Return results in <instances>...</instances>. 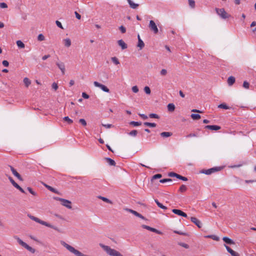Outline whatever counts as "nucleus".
I'll return each instance as SVG.
<instances>
[{
	"label": "nucleus",
	"instance_id": "obj_1",
	"mask_svg": "<svg viewBox=\"0 0 256 256\" xmlns=\"http://www.w3.org/2000/svg\"><path fill=\"white\" fill-rule=\"evenodd\" d=\"M28 216L32 220H34L36 222H38V223H39L42 225H44V226H48V228H52L58 232H60V229L57 228L56 226H55L49 223H48L47 222H44V221H43L40 219H39L38 218H36V217H35L33 216H32V215H30V214H28Z\"/></svg>",
	"mask_w": 256,
	"mask_h": 256
},
{
	"label": "nucleus",
	"instance_id": "obj_2",
	"mask_svg": "<svg viewBox=\"0 0 256 256\" xmlns=\"http://www.w3.org/2000/svg\"><path fill=\"white\" fill-rule=\"evenodd\" d=\"M14 238L17 240L18 242L22 246L26 248L30 252L34 254L35 252V250L32 247L29 246L25 242H23L20 238L18 236H15Z\"/></svg>",
	"mask_w": 256,
	"mask_h": 256
},
{
	"label": "nucleus",
	"instance_id": "obj_3",
	"mask_svg": "<svg viewBox=\"0 0 256 256\" xmlns=\"http://www.w3.org/2000/svg\"><path fill=\"white\" fill-rule=\"evenodd\" d=\"M215 10L216 14L223 19H226L230 16V15L228 14L224 8H216Z\"/></svg>",
	"mask_w": 256,
	"mask_h": 256
},
{
	"label": "nucleus",
	"instance_id": "obj_4",
	"mask_svg": "<svg viewBox=\"0 0 256 256\" xmlns=\"http://www.w3.org/2000/svg\"><path fill=\"white\" fill-rule=\"evenodd\" d=\"M220 170V167H214L208 170H202L201 172L207 175H209L216 172L219 171Z\"/></svg>",
	"mask_w": 256,
	"mask_h": 256
},
{
	"label": "nucleus",
	"instance_id": "obj_5",
	"mask_svg": "<svg viewBox=\"0 0 256 256\" xmlns=\"http://www.w3.org/2000/svg\"><path fill=\"white\" fill-rule=\"evenodd\" d=\"M148 26L150 30L152 31L154 34H158V30L154 21H153L152 20H150V24Z\"/></svg>",
	"mask_w": 256,
	"mask_h": 256
},
{
	"label": "nucleus",
	"instance_id": "obj_6",
	"mask_svg": "<svg viewBox=\"0 0 256 256\" xmlns=\"http://www.w3.org/2000/svg\"><path fill=\"white\" fill-rule=\"evenodd\" d=\"M8 180L14 188L22 192L25 193V191L24 189L22 188L16 182L11 176H8Z\"/></svg>",
	"mask_w": 256,
	"mask_h": 256
},
{
	"label": "nucleus",
	"instance_id": "obj_7",
	"mask_svg": "<svg viewBox=\"0 0 256 256\" xmlns=\"http://www.w3.org/2000/svg\"><path fill=\"white\" fill-rule=\"evenodd\" d=\"M61 204L68 208L71 209L72 208L71 206L72 202L68 200L62 198L61 202Z\"/></svg>",
	"mask_w": 256,
	"mask_h": 256
},
{
	"label": "nucleus",
	"instance_id": "obj_8",
	"mask_svg": "<svg viewBox=\"0 0 256 256\" xmlns=\"http://www.w3.org/2000/svg\"><path fill=\"white\" fill-rule=\"evenodd\" d=\"M100 246L108 254L112 256V249L108 246H105L102 244H100Z\"/></svg>",
	"mask_w": 256,
	"mask_h": 256
},
{
	"label": "nucleus",
	"instance_id": "obj_9",
	"mask_svg": "<svg viewBox=\"0 0 256 256\" xmlns=\"http://www.w3.org/2000/svg\"><path fill=\"white\" fill-rule=\"evenodd\" d=\"M142 227L144 228H145V229L148 230H150L151 232H156V234H162V232H161L158 230H156V229L154 228L150 227L149 226L143 224V225H142Z\"/></svg>",
	"mask_w": 256,
	"mask_h": 256
},
{
	"label": "nucleus",
	"instance_id": "obj_10",
	"mask_svg": "<svg viewBox=\"0 0 256 256\" xmlns=\"http://www.w3.org/2000/svg\"><path fill=\"white\" fill-rule=\"evenodd\" d=\"M172 212L174 214H178V216H184V218H186L187 217V214L185 212H183L182 211L180 210L172 209Z\"/></svg>",
	"mask_w": 256,
	"mask_h": 256
},
{
	"label": "nucleus",
	"instance_id": "obj_11",
	"mask_svg": "<svg viewBox=\"0 0 256 256\" xmlns=\"http://www.w3.org/2000/svg\"><path fill=\"white\" fill-rule=\"evenodd\" d=\"M206 129H208L212 130H218L221 128V127L216 125H207L204 127Z\"/></svg>",
	"mask_w": 256,
	"mask_h": 256
},
{
	"label": "nucleus",
	"instance_id": "obj_12",
	"mask_svg": "<svg viewBox=\"0 0 256 256\" xmlns=\"http://www.w3.org/2000/svg\"><path fill=\"white\" fill-rule=\"evenodd\" d=\"M191 221L194 222L198 228H200L202 226L201 222L195 217L190 218Z\"/></svg>",
	"mask_w": 256,
	"mask_h": 256
},
{
	"label": "nucleus",
	"instance_id": "obj_13",
	"mask_svg": "<svg viewBox=\"0 0 256 256\" xmlns=\"http://www.w3.org/2000/svg\"><path fill=\"white\" fill-rule=\"evenodd\" d=\"M224 246L226 247V250L232 256H240L239 254L233 250L232 248H230L228 246H226V244H224Z\"/></svg>",
	"mask_w": 256,
	"mask_h": 256
},
{
	"label": "nucleus",
	"instance_id": "obj_14",
	"mask_svg": "<svg viewBox=\"0 0 256 256\" xmlns=\"http://www.w3.org/2000/svg\"><path fill=\"white\" fill-rule=\"evenodd\" d=\"M56 64L58 66V67L60 70L62 74H65V66L64 63L62 62H56Z\"/></svg>",
	"mask_w": 256,
	"mask_h": 256
},
{
	"label": "nucleus",
	"instance_id": "obj_15",
	"mask_svg": "<svg viewBox=\"0 0 256 256\" xmlns=\"http://www.w3.org/2000/svg\"><path fill=\"white\" fill-rule=\"evenodd\" d=\"M118 44L122 48V50L126 49L128 47L127 44L124 42L122 40H120L118 41Z\"/></svg>",
	"mask_w": 256,
	"mask_h": 256
},
{
	"label": "nucleus",
	"instance_id": "obj_16",
	"mask_svg": "<svg viewBox=\"0 0 256 256\" xmlns=\"http://www.w3.org/2000/svg\"><path fill=\"white\" fill-rule=\"evenodd\" d=\"M63 42L64 46L67 48L70 47L72 44L71 40L69 38L64 39Z\"/></svg>",
	"mask_w": 256,
	"mask_h": 256
},
{
	"label": "nucleus",
	"instance_id": "obj_17",
	"mask_svg": "<svg viewBox=\"0 0 256 256\" xmlns=\"http://www.w3.org/2000/svg\"><path fill=\"white\" fill-rule=\"evenodd\" d=\"M222 240L227 244H234V242L232 240H231L230 238L228 237H226V236L222 238Z\"/></svg>",
	"mask_w": 256,
	"mask_h": 256
},
{
	"label": "nucleus",
	"instance_id": "obj_18",
	"mask_svg": "<svg viewBox=\"0 0 256 256\" xmlns=\"http://www.w3.org/2000/svg\"><path fill=\"white\" fill-rule=\"evenodd\" d=\"M44 186H45V187L46 188H47L49 190L51 191L52 192H54L55 194H60V192H58V190L53 188L52 187L46 184H44Z\"/></svg>",
	"mask_w": 256,
	"mask_h": 256
},
{
	"label": "nucleus",
	"instance_id": "obj_19",
	"mask_svg": "<svg viewBox=\"0 0 256 256\" xmlns=\"http://www.w3.org/2000/svg\"><path fill=\"white\" fill-rule=\"evenodd\" d=\"M235 82V78L232 76H230L228 79V83L229 86H232Z\"/></svg>",
	"mask_w": 256,
	"mask_h": 256
},
{
	"label": "nucleus",
	"instance_id": "obj_20",
	"mask_svg": "<svg viewBox=\"0 0 256 256\" xmlns=\"http://www.w3.org/2000/svg\"><path fill=\"white\" fill-rule=\"evenodd\" d=\"M128 4L130 6V7L132 8L135 9L138 8V4H135L131 0H127Z\"/></svg>",
	"mask_w": 256,
	"mask_h": 256
},
{
	"label": "nucleus",
	"instance_id": "obj_21",
	"mask_svg": "<svg viewBox=\"0 0 256 256\" xmlns=\"http://www.w3.org/2000/svg\"><path fill=\"white\" fill-rule=\"evenodd\" d=\"M172 134L171 132H162L160 134L161 136L163 138H168L172 136Z\"/></svg>",
	"mask_w": 256,
	"mask_h": 256
},
{
	"label": "nucleus",
	"instance_id": "obj_22",
	"mask_svg": "<svg viewBox=\"0 0 256 256\" xmlns=\"http://www.w3.org/2000/svg\"><path fill=\"white\" fill-rule=\"evenodd\" d=\"M98 198L102 200L103 201H104V202H106L107 203L112 204V202L109 199L107 198H106L99 196H98Z\"/></svg>",
	"mask_w": 256,
	"mask_h": 256
},
{
	"label": "nucleus",
	"instance_id": "obj_23",
	"mask_svg": "<svg viewBox=\"0 0 256 256\" xmlns=\"http://www.w3.org/2000/svg\"><path fill=\"white\" fill-rule=\"evenodd\" d=\"M23 81L26 86L27 88L31 84V81L28 78H24Z\"/></svg>",
	"mask_w": 256,
	"mask_h": 256
},
{
	"label": "nucleus",
	"instance_id": "obj_24",
	"mask_svg": "<svg viewBox=\"0 0 256 256\" xmlns=\"http://www.w3.org/2000/svg\"><path fill=\"white\" fill-rule=\"evenodd\" d=\"M168 110L170 112H174L175 109V106L173 104H169L168 105Z\"/></svg>",
	"mask_w": 256,
	"mask_h": 256
},
{
	"label": "nucleus",
	"instance_id": "obj_25",
	"mask_svg": "<svg viewBox=\"0 0 256 256\" xmlns=\"http://www.w3.org/2000/svg\"><path fill=\"white\" fill-rule=\"evenodd\" d=\"M144 46V42L141 40L140 38H139V40H138V46L140 48L141 50L142 49Z\"/></svg>",
	"mask_w": 256,
	"mask_h": 256
},
{
	"label": "nucleus",
	"instance_id": "obj_26",
	"mask_svg": "<svg viewBox=\"0 0 256 256\" xmlns=\"http://www.w3.org/2000/svg\"><path fill=\"white\" fill-rule=\"evenodd\" d=\"M154 202H156V204L158 205V206L159 208H160L162 209H164V210L167 209V208L166 206L162 205V204L161 203H160L158 200H155Z\"/></svg>",
	"mask_w": 256,
	"mask_h": 256
},
{
	"label": "nucleus",
	"instance_id": "obj_27",
	"mask_svg": "<svg viewBox=\"0 0 256 256\" xmlns=\"http://www.w3.org/2000/svg\"><path fill=\"white\" fill-rule=\"evenodd\" d=\"M191 118L194 120H198L200 118V116L199 114H191Z\"/></svg>",
	"mask_w": 256,
	"mask_h": 256
},
{
	"label": "nucleus",
	"instance_id": "obj_28",
	"mask_svg": "<svg viewBox=\"0 0 256 256\" xmlns=\"http://www.w3.org/2000/svg\"><path fill=\"white\" fill-rule=\"evenodd\" d=\"M144 124L146 126H150L152 128H154L156 126V124L155 123H151L148 122H145L144 123Z\"/></svg>",
	"mask_w": 256,
	"mask_h": 256
},
{
	"label": "nucleus",
	"instance_id": "obj_29",
	"mask_svg": "<svg viewBox=\"0 0 256 256\" xmlns=\"http://www.w3.org/2000/svg\"><path fill=\"white\" fill-rule=\"evenodd\" d=\"M10 170L12 173V174L16 177L19 174L17 172L16 169L14 168L12 166H10Z\"/></svg>",
	"mask_w": 256,
	"mask_h": 256
},
{
	"label": "nucleus",
	"instance_id": "obj_30",
	"mask_svg": "<svg viewBox=\"0 0 256 256\" xmlns=\"http://www.w3.org/2000/svg\"><path fill=\"white\" fill-rule=\"evenodd\" d=\"M130 125H132L134 126H140L142 124V122H138L132 121L130 122Z\"/></svg>",
	"mask_w": 256,
	"mask_h": 256
},
{
	"label": "nucleus",
	"instance_id": "obj_31",
	"mask_svg": "<svg viewBox=\"0 0 256 256\" xmlns=\"http://www.w3.org/2000/svg\"><path fill=\"white\" fill-rule=\"evenodd\" d=\"M16 44L20 48H24V44L20 40L16 41Z\"/></svg>",
	"mask_w": 256,
	"mask_h": 256
},
{
	"label": "nucleus",
	"instance_id": "obj_32",
	"mask_svg": "<svg viewBox=\"0 0 256 256\" xmlns=\"http://www.w3.org/2000/svg\"><path fill=\"white\" fill-rule=\"evenodd\" d=\"M218 108H224L225 110L229 109V107L224 103L221 104L218 106Z\"/></svg>",
	"mask_w": 256,
	"mask_h": 256
},
{
	"label": "nucleus",
	"instance_id": "obj_33",
	"mask_svg": "<svg viewBox=\"0 0 256 256\" xmlns=\"http://www.w3.org/2000/svg\"><path fill=\"white\" fill-rule=\"evenodd\" d=\"M186 190H187L186 186L185 185L182 184L180 188L179 191L180 192H185Z\"/></svg>",
	"mask_w": 256,
	"mask_h": 256
},
{
	"label": "nucleus",
	"instance_id": "obj_34",
	"mask_svg": "<svg viewBox=\"0 0 256 256\" xmlns=\"http://www.w3.org/2000/svg\"><path fill=\"white\" fill-rule=\"evenodd\" d=\"M198 133L192 132L186 136V138L198 137Z\"/></svg>",
	"mask_w": 256,
	"mask_h": 256
},
{
	"label": "nucleus",
	"instance_id": "obj_35",
	"mask_svg": "<svg viewBox=\"0 0 256 256\" xmlns=\"http://www.w3.org/2000/svg\"><path fill=\"white\" fill-rule=\"evenodd\" d=\"M64 120L68 124H72L73 122L72 120L69 118L68 116H65L63 118Z\"/></svg>",
	"mask_w": 256,
	"mask_h": 256
},
{
	"label": "nucleus",
	"instance_id": "obj_36",
	"mask_svg": "<svg viewBox=\"0 0 256 256\" xmlns=\"http://www.w3.org/2000/svg\"><path fill=\"white\" fill-rule=\"evenodd\" d=\"M189 6L192 8H194L195 7V2L194 0H188Z\"/></svg>",
	"mask_w": 256,
	"mask_h": 256
},
{
	"label": "nucleus",
	"instance_id": "obj_37",
	"mask_svg": "<svg viewBox=\"0 0 256 256\" xmlns=\"http://www.w3.org/2000/svg\"><path fill=\"white\" fill-rule=\"evenodd\" d=\"M162 177V175L161 174H156L152 177V181L154 180L160 178Z\"/></svg>",
	"mask_w": 256,
	"mask_h": 256
},
{
	"label": "nucleus",
	"instance_id": "obj_38",
	"mask_svg": "<svg viewBox=\"0 0 256 256\" xmlns=\"http://www.w3.org/2000/svg\"><path fill=\"white\" fill-rule=\"evenodd\" d=\"M128 134L131 136H136L138 134V131L136 130H132Z\"/></svg>",
	"mask_w": 256,
	"mask_h": 256
},
{
	"label": "nucleus",
	"instance_id": "obj_39",
	"mask_svg": "<svg viewBox=\"0 0 256 256\" xmlns=\"http://www.w3.org/2000/svg\"><path fill=\"white\" fill-rule=\"evenodd\" d=\"M113 256H123L119 252L113 249Z\"/></svg>",
	"mask_w": 256,
	"mask_h": 256
},
{
	"label": "nucleus",
	"instance_id": "obj_40",
	"mask_svg": "<svg viewBox=\"0 0 256 256\" xmlns=\"http://www.w3.org/2000/svg\"><path fill=\"white\" fill-rule=\"evenodd\" d=\"M45 39L44 36L42 34H39L38 36V41H42Z\"/></svg>",
	"mask_w": 256,
	"mask_h": 256
},
{
	"label": "nucleus",
	"instance_id": "obj_41",
	"mask_svg": "<svg viewBox=\"0 0 256 256\" xmlns=\"http://www.w3.org/2000/svg\"><path fill=\"white\" fill-rule=\"evenodd\" d=\"M178 174L175 173L174 172H170L168 174V176L170 177H176L178 178Z\"/></svg>",
	"mask_w": 256,
	"mask_h": 256
},
{
	"label": "nucleus",
	"instance_id": "obj_42",
	"mask_svg": "<svg viewBox=\"0 0 256 256\" xmlns=\"http://www.w3.org/2000/svg\"><path fill=\"white\" fill-rule=\"evenodd\" d=\"M168 72L166 69H162L160 72V74L162 76H165L167 74Z\"/></svg>",
	"mask_w": 256,
	"mask_h": 256
},
{
	"label": "nucleus",
	"instance_id": "obj_43",
	"mask_svg": "<svg viewBox=\"0 0 256 256\" xmlns=\"http://www.w3.org/2000/svg\"><path fill=\"white\" fill-rule=\"evenodd\" d=\"M144 90L145 92L148 94H150V92H151L150 90V88L148 86H146L144 87Z\"/></svg>",
	"mask_w": 256,
	"mask_h": 256
},
{
	"label": "nucleus",
	"instance_id": "obj_44",
	"mask_svg": "<svg viewBox=\"0 0 256 256\" xmlns=\"http://www.w3.org/2000/svg\"><path fill=\"white\" fill-rule=\"evenodd\" d=\"M27 190H28V192H30L32 194V195H34V196H36V193L35 192H34V191L33 190H32L31 188H30V187H28V188H27Z\"/></svg>",
	"mask_w": 256,
	"mask_h": 256
},
{
	"label": "nucleus",
	"instance_id": "obj_45",
	"mask_svg": "<svg viewBox=\"0 0 256 256\" xmlns=\"http://www.w3.org/2000/svg\"><path fill=\"white\" fill-rule=\"evenodd\" d=\"M177 178H178V179H180V180H182L183 181H187L188 180V178H187L183 176H182L181 175H180V174L178 175Z\"/></svg>",
	"mask_w": 256,
	"mask_h": 256
},
{
	"label": "nucleus",
	"instance_id": "obj_46",
	"mask_svg": "<svg viewBox=\"0 0 256 256\" xmlns=\"http://www.w3.org/2000/svg\"><path fill=\"white\" fill-rule=\"evenodd\" d=\"M172 180L170 178H164V179L160 180V182L161 183H164L166 182H172Z\"/></svg>",
	"mask_w": 256,
	"mask_h": 256
},
{
	"label": "nucleus",
	"instance_id": "obj_47",
	"mask_svg": "<svg viewBox=\"0 0 256 256\" xmlns=\"http://www.w3.org/2000/svg\"><path fill=\"white\" fill-rule=\"evenodd\" d=\"M79 122L80 123L84 126H86V122L84 118L80 119Z\"/></svg>",
	"mask_w": 256,
	"mask_h": 256
},
{
	"label": "nucleus",
	"instance_id": "obj_48",
	"mask_svg": "<svg viewBox=\"0 0 256 256\" xmlns=\"http://www.w3.org/2000/svg\"><path fill=\"white\" fill-rule=\"evenodd\" d=\"M94 86H96V87H98V88H102V86L104 85V84H101L99 83V82H94Z\"/></svg>",
	"mask_w": 256,
	"mask_h": 256
},
{
	"label": "nucleus",
	"instance_id": "obj_49",
	"mask_svg": "<svg viewBox=\"0 0 256 256\" xmlns=\"http://www.w3.org/2000/svg\"><path fill=\"white\" fill-rule=\"evenodd\" d=\"M174 232L175 234H178L180 235H183V236H188V235L187 233L181 232L178 231V230H174Z\"/></svg>",
	"mask_w": 256,
	"mask_h": 256
},
{
	"label": "nucleus",
	"instance_id": "obj_50",
	"mask_svg": "<svg viewBox=\"0 0 256 256\" xmlns=\"http://www.w3.org/2000/svg\"><path fill=\"white\" fill-rule=\"evenodd\" d=\"M104 160H106L110 166H112V158H105Z\"/></svg>",
	"mask_w": 256,
	"mask_h": 256
},
{
	"label": "nucleus",
	"instance_id": "obj_51",
	"mask_svg": "<svg viewBox=\"0 0 256 256\" xmlns=\"http://www.w3.org/2000/svg\"><path fill=\"white\" fill-rule=\"evenodd\" d=\"M149 116L150 118H159V116L155 114H150Z\"/></svg>",
	"mask_w": 256,
	"mask_h": 256
},
{
	"label": "nucleus",
	"instance_id": "obj_52",
	"mask_svg": "<svg viewBox=\"0 0 256 256\" xmlns=\"http://www.w3.org/2000/svg\"><path fill=\"white\" fill-rule=\"evenodd\" d=\"M249 86H250V84L248 82H247L246 81H244L243 83V87L244 88H249Z\"/></svg>",
	"mask_w": 256,
	"mask_h": 256
},
{
	"label": "nucleus",
	"instance_id": "obj_53",
	"mask_svg": "<svg viewBox=\"0 0 256 256\" xmlns=\"http://www.w3.org/2000/svg\"><path fill=\"white\" fill-rule=\"evenodd\" d=\"M101 89L104 92H109L110 90L104 85H103L102 86L101 88Z\"/></svg>",
	"mask_w": 256,
	"mask_h": 256
},
{
	"label": "nucleus",
	"instance_id": "obj_54",
	"mask_svg": "<svg viewBox=\"0 0 256 256\" xmlns=\"http://www.w3.org/2000/svg\"><path fill=\"white\" fill-rule=\"evenodd\" d=\"M56 24L58 28H60L62 29H64L62 24H61V22H59L58 20H56Z\"/></svg>",
	"mask_w": 256,
	"mask_h": 256
},
{
	"label": "nucleus",
	"instance_id": "obj_55",
	"mask_svg": "<svg viewBox=\"0 0 256 256\" xmlns=\"http://www.w3.org/2000/svg\"><path fill=\"white\" fill-rule=\"evenodd\" d=\"M0 7L2 8H8V5L5 2H1L0 3Z\"/></svg>",
	"mask_w": 256,
	"mask_h": 256
},
{
	"label": "nucleus",
	"instance_id": "obj_56",
	"mask_svg": "<svg viewBox=\"0 0 256 256\" xmlns=\"http://www.w3.org/2000/svg\"><path fill=\"white\" fill-rule=\"evenodd\" d=\"M119 29L120 30V32H122V34H124L126 32V28L122 26H121L120 28H119Z\"/></svg>",
	"mask_w": 256,
	"mask_h": 256
},
{
	"label": "nucleus",
	"instance_id": "obj_57",
	"mask_svg": "<svg viewBox=\"0 0 256 256\" xmlns=\"http://www.w3.org/2000/svg\"><path fill=\"white\" fill-rule=\"evenodd\" d=\"M179 245H180V246H182L186 248H189V246L185 243L180 242V243H179Z\"/></svg>",
	"mask_w": 256,
	"mask_h": 256
},
{
	"label": "nucleus",
	"instance_id": "obj_58",
	"mask_svg": "<svg viewBox=\"0 0 256 256\" xmlns=\"http://www.w3.org/2000/svg\"><path fill=\"white\" fill-rule=\"evenodd\" d=\"M132 90L134 92L136 93L138 92V88L137 86H134L132 87Z\"/></svg>",
	"mask_w": 256,
	"mask_h": 256
},
{
	"label": "nucleus",
	"instance_id": "obj_59",
	"mask_svg": "<svg viewBox=\"0 0 256 256\" xmlns=\"http://www.w3.org/2000/svg\"><path fill=\"white\" fill-rule=\"evenodd\" d=\"M52 88L54 90H56L58 88V84L55 83V82H54L52 84Z\"/></svg>",
	"mask_w": 256,
	"mask_h": 256
},
{
	"label": "nucleus",
	"instance_id": "obj_60",
	"mask_svg": "<svg viewBox=\"0 0 256 256\" xmlns=\"http://www.w3.org/2000/svg\"><path fill=\"white\" fill-rule=\"evenodd\" d=\"M208 238H212L213 240H218V238L216 236H214V235H211V236H207Z\"/></svg>",
	"mask_w": 256,
	"mask_h": 256
},
{
	"label": "nucleus",
	"instance_id": "obj_61",
	"mask_svg": "<svg viewBox=\"0 0 256 256\" xmlns=\"http://www.w3.org/2000/svg\"><path fill=\"white\" fill-rule=\"evenodd\" d=\"M113 63L115 64H120L118 59L116 57H113Z\"/></svg>",
	"mask_w": 256,
	"mask_h": 256
},
{
	"label": "nucleus",
	"instance_id": "obj_62",
	"mask_svg": "<svg viewBox=\"0 0 256 256\" xmlns=\"http://www.w3.org/2000/svg\"><path fill=\"white\" fill-rule=\"evenodd\" d=\"M138 115L143 120H146L148 118L147 116L144 114H138Z\"/></svg>",
	"mask_w": 256,
	"mask_h": 256
},
{
	"label": "nucleus",
	"instance_id": "obj_63",
	"mask_svg": "<svg viewBox=\"0 0 256 256\" xmlns=\"http://www.w3.org/2000/svg\"><path fill=\"white\" fill-rule=\"evenodd\" d=\"M2 64L4 66H8V65H9V63L8 62V61L6 60H4L2 61Z\"/></svg>",
	"mask_w": 256,
	"mask_h": 256
},
{
	"label": "nucleus",
	"instance_id": "obj_64",
	"mask_svg": "<svg viewBox=\"0 0 256 256\" xmlns=\"http://www.w3.org/2000/svg\"><path fill=\"white\" fill-rule=\"evenodd\" d=\"M82 96L86 99H88L89 98V96L86 94V92H82Z\"/></svg>",
	"mask_w": 256,
	"mask_h": 256
}]
</instances>
